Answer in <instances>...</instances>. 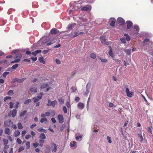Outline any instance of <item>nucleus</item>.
Returning <instances> with one entry per match:
<instances>
[{
  "mask_svg": "<svg viewBox=\"0 0 153 153\" xmlns=\"http://www.w3.org/2000/svg\"><path fill=\"white\" fill-rule=\"evenodd\" d=\"M47 120V119L46 118L43 117L41 119L40 121L41 123H42L45 121H46Z\"/></svg>",
  "mask_w": 153,
  "mask_h": 153,
  "instance_id": "79ce46f5",
  "label": "nucleus"
},
{
  "mask_svg": "<svg viewBox=\"0 0 153 153\" xmlns=\"http://www.w3.org/2000/svg\"><path fill=\"white\" fill-rule=\"evenodd\" d=\"M37 130L39 132H42L45 133H46L47 132L46 130L43 129L42 128H40L38 129Z\"/></svg>",
  "mask_w": 153,
  "mask_h": 153,
  "instance_id": "aec40b11",
  "label": "nucleus"
},
{
  "mask_svg": "<svg viewBox=\"0 0 153 153\" xmlns=\"http://www.w3.org/2000/svg\"><path fill=\"white\" fill-rule=\"evenodd\" d=\"M39 138L40 139H45L46 138V136L44 133H42L40 134Z\"/></svg>",
  "mask_w": 153,
  "mask_h": 153,
  "instance_id": "412c9836",
  "label": "nucleus"
},
{
  "mask_svg": "<svg viewBox=\"0 0 153 153\" xmlns=\"http://www.w3.org/2000/svg\"><path fill=\"white\" fill-rule=\"evenodd\" d=\"M58 32H59L58 30L55 28H53L51 30L50 33L52 34H55Z\"/></svg>",
  "mask_w": 153,
  "mask_h": 153,
  "instance_id": "f8f14e48",
  "label": "nucleus"
},
{
  "mask_svg": "<svg viewBox=\"0 0 153 153\" xmlns=\"http://www.w3.org/2000/svg\"><path fill=\"white\" fill-rule=\"evenodd\" d=\"M36 53H40L41 52V50H37L35 51Z\"/></svg>",
  "mask_w": 153,
  "mask_h": 153,
  "instance_id": "774afa93",
  "label": "nucleus"
},
{
  "mask_svg": "<svg viewBox=\"0 0 153 153\" xmlns=\"http://www.w3.org/2000/svg\"><path fill=\"white\" fill-rule=\"evenodd\" d=\"M19 104V102H17L16 104L14 105V108H17L18 107V105Z\"/></svg>",
  "mask_w": 153,
  "mask_h": 153,
  "instance_id": "680f3d73",
  "label": "nucleus"
},
{
  "mask_svg": "<svg viewBox=\"0 0 153 153\" xmlns=\"http://www.w3.org/2000/svg\"><path fill=\"white\" fill-rule=\"evenodd\" d=\"M25 145H26V148L27 149H29L30 147V143L29 141L27 142L26 143Z\"/></svg>",
  "mask_w": 153,
  "mask_h": 153,
  "instance_id": "2f4dec72",
  "label": "nucleus"
},
{
  "mask_svg": "<svg viewBox=\"0 0 153 153\" xmlns=\"http://www.w3.org/2000/svg\"><path fill=\"white\" fill-rule=\"evenodd\" d=\"M58 101L61 104H63L64 103V101L63 99L62 98L59 99L58 100Z\"/></svg>",
  "mask_w": 153,
  "mask_h": 153,
  "instance_id": "37998d69",
  "label": "nucleus"
},
{
  "mask_svg": "<svg viewBox=\"0 0 153 153\" xmlns=\"http://www.w3.org/2000/svg\"><path fill=\"white\" fill-rule=\"evenodd\" d=\"M57 102L56 100H55L51 102V105L54 107L57 104Z\"/></svg>",
  "mask_w": 153,
  "mask_h": 153,
  "instance_id": "b1692460",
  "label": "nucleus"
},
{
  "mask_svg": "<svg viewBox=\"0 0 153 153\" xmlns=\"http://www.w3.org/2000/svg\"><path fill=\"white\" fill-rule=\"evenodd\" d=\"M11 99V97H9V96H8V97H5L4 98V101H6L7 100H9V99Z\"/></svg>",
  "mask_w": 153,
  "mask_h": 153,
  "instance_id": "4d7b16f0",
  "label": "nucleus"
},
{
  "mask_svg": "<svg viewBox=\"0 0 153 153\" xmlns=\"http://www.w3.org/2000/svg\"><path fill=\"white\" fill-rule=\"evenodd\" d=\"M56 41V39L55 38L51 37L50 38L48 39L47 40V42H55Z\"/></svg>",
  "mask_w": 153,
  "mask_h": 153,
  "instance_id": "4468645a",
  "label": "nucleus"
},
{
  "mask_svg": "<svg viewBox=\"0 0 153 153\" xmlns=\"http://www.w3.org/2000/svg\"><path fill=\"white\" fill-rule=\"evenodd\" d=\"M131 49H126L125 51L126 52V54L128 55H129L131 54Z\"/></svg>",
  "mask_w": 153,
  "mask_h": 153,
  "instance_id": "bb28decb",
  "label": "nucleus"
},
{
  "mask_svg": "<svg viewBox=\"0 0 153 153\" xmlns=\"http://www.w3.org/2000/svg\"><path fill=\"white\" fill-rule=\"evenodd\" d=\"M107 140H108V142L109 143H111L112 141L111 140V138L110 137L107 136Z\"/></svg>",
  "mask_w": 153,
  "mask_h": 153,
  "instance_id": "09e8293b",
  "label": "nucleus"
},
{
  "mask_svg": "<svg viewBox=\"0 0 153 153\" xmlns=\"http://www.w3.org/2000/svg\"><path fill=\"white\" fill-rule=\"evenodd\" d=\"M84 104L81 102H79L77 105V107L79 109H82L84 107Z\"/></svg>",
  "mask_w": 153,
  "mask_h": 153,
  "instance_id": "9b49d317",
  "label": "nucleus"
},
{
  "mask_svg": "<svg viewBox=\"0 0 153 153\" xmlns=\"http://www.w3.org/2000/svg\"><path fill=\"white\" fill-rule=\"evenodd\" d=\"M79 35V34L77 32H75L74 35H73V34L72 33H71L70 34H69L67 35L66 36L70 37L71 38L73 39L77 36Z\"/></svg>",
  "mask_w": 153,
  "mask_h": 153,
  "instance_id": "423d86ee",
  "label": "nucleus"
},
{
  "mask_svg": "<svg viewBox=\"0 0 153 153\" xmlns=\"http://www.w3.org/2000/svg\"><path fill=\"white\" fill-rule=\"evenodd\" d=\"M48 103L47 104V105L48 106H50L51 105V102L49 99L48 100Z\"/></svg>",
  "mask_w": 153,
  "mask_h": 153,
  "instance_id": "6e6d98bb",
  "label": "nucleus"
},
{
  "mask_svg": "<svg viewBox=\"0 0 153 153\" xmlns=\"http://www.w3.org/2000/svg\"><path fill=\"white\" fill-rule=\"evenodd\" d=\"M117 20L119 24L121 25H123L125 22L124 19L121 17L118 18Z\"/></svg>",
  "mask_w": 153,
  "mask_h": 153,
  "instance_id": "6e6552de",
  "label": "nucleus"
},
{
  "mask_svg": "<svg viewBox=\"0 0 153 153\" xmlns=\"http://www.w3.org/2000/svg\"><path fill=\"white\" fill-rule=\"evenodd\" d=\"M108 54L110 56H111L112 57L114 58V55L113 54L112 50L111 47H110V49L108 51Z\"/></svg>",
  "mask_w": 153,
  "mask_h": 153,
  "instance_id": "dca6fc26",
  "label": "nucleus"
},
{
  "mask_svg": "<svg viewBox=\"0 0 153 153\" xmlns=\"http://www.w3.org/2000/svg\"><path fill=\"white\" fill-rule=\"evenodd\" d=\"M53 145L54 147V149L52 150V151L56 152V151L57 146L55 144H53Z\"/></svg>",
  "mask_w": 153,
  "mask_h": 153,
  "instance_id": "4c0bfd02",
  "label": "nucleus"
},
{
  "mask_svg": "<svg viewBox=\"0 0 153 153\" xmlns=\"http://www.w3.org/2000/svg\"><path fill=\"white\" fill-rule=\"evenodd\" d=\"M151 44L150 47H149L148 51L149 52V53L153 56V44L149 42V39H144L143 42V45H144L147 44Z\"/></svg>",
  "mask_w": 153,
  "mask_h": 153,
  "instance_id": "f257e3e1",
  "label": "nucleus"
},
{
  "mask_svg": "<svg viewBox=\"0 0 153 153\" xmlns=\"http://www.w3.org/2000/svg\"><path fill=\"white\" fill-rule=\"evenodd\" d=\"M100 39L101 42L103 43H105V41H106V36H101L100 37Z\"/></svg>",
  "mask_w": 153,
  "mask_h": 153,
  "instance_id": "a211bd4d",
  "label": "nucleus"
},
{
  "mask_svg": "<svg viewBox=\"0 0 153 153\" xmlns=\"http://www.w3.org/2000/svg\"><path fill=\"white\" fill-rule=\"evenodd\" d=\"M126 23L127 24V28L128 29H129L132 25V23L130 21H127Z\"/></svg>",
  "mask_w": 153,
  "mask_h": 153,
  "instance_id": "ddd939ff",
  "label": "nucleus"
},
{
  "mask_svg": "<svg viewBox=\"0 0 153 153\" xmlns=\"http://www.w3.org/2000/svg\"><path fill=\"white\" fill-rule=\"evenodd\" d=\"M17 110L16 109H13L11 112H10L8 114L9 116H10L11 115L13 117H14L16 115Z\"/></svg>",
  "mask_w": 153,
  "mask_h": 153,
  "instance_id": "0eeeda50",
  "label": "nucleus"
},
{
  "mask_svg": "<svg viewBox=\"0 0 153 153\" xmlns=\"http://www.w3.org/2000/svg\"><path fill=\"white\" fill-rule=\"evenodd\" d=\"M22 56V55L21 54H17L14 57L15 60L11 62V63H15V62H19L20 60V59Z\"/></svg>",
  "mask_w": 153,
  "mask_h": 153,
  "instance_id": "f03ea898",
  "label": "nucleus"
},
{
  "mask_svg": "<svg viewBox=\"0 0 153 153\" xmlns=\"http://www.w3.org/2000/svg\"><path fill=\"white\" fill-rule=\"evenodd\" d=\"M90 56L93 59H95L96 57V55L95 53H92L90 54Z\"/></svg>",
  "mask_w": 153,
  "mask_h": 153,
  "instance_id": "a878e982",
  "label": "nucleus"
},
{
  "mask_svg": "<svg viewBox=\"0 0 153 153\" xmlns=\"http://www.w3.org/2000/svg\"><path fill=\"white\" fill-rule=\"evenodd\" d=\"M76 145V143L73 141V142H71L70 143V145L71 147H73L75 146Z\"/></svg>",
  "mask_w": 153,
  "mask_h": 153,
  "instance_id": "c85d7f7f",
  "label": "nucleus"
},
{
  "mask_svg": "<svg viewBox=\"0 0 153 153\" xmlns=\"http://www.w3.org/2000/svg\"><path fill=\"white\" fill-rule=\"evenodd\" d=\"M9 103L10 104V108H13V105H14V103L12 102H10Z\"/></svg>",
  "mask_w": 153,
  "mask_h": 153,
  "instance_id": "e2e57ef3",
  "label": "nucleus"
},
{
  "mask_svg": "<svg viewBox=\"0 0 153 153\" xmlns=\"http://www.w3.org/2000/svg\"><path fill=\"white\" fill-rule=\"evenodd\" d=\"M5 134H7L9 135L10 134V129L8 127H6L4 131Z\"/></svg>",
  "mask_w": 153,
  "mask_h": 153,
  "instance_id": "2eb2a0df",
  "label": "nucleus"
},
{
  "mask_svg": "<svg viewBox=\"0 0 153 153\" xmlns=\"http://www.w3.org/2000/svg\"><path fill=\"white\" fill-rule=\"evenodd\" d=\"M124 36H125L126 38V40L127 41H129L130 40V36L128 35V34L125 33L124 34Z\"/></svg>",
  "mask_w": 153,
  "mask_h": 153,
  "instance_id": "393cba45",
  "label": "nucleus"
},
{
  "mask_svg": "<svg viewBox=\"0 0 153 153\" xmlns=\"http://www.w3.org/2000/svg\"><path fill=\"white\" fill-rule=\"evenodd\" d=\"M116 21V19L115 18H111L110 20V25L112 27L114 26Z\"/></svg>",
  "mask_w": 153,
  "mask_h": 153,
  "instance_id": "1a4fd4ad",
  "label": "nucleus"
},
{
  "mask_svg": "<svg viewBox=\"0 0 153 153\" xmlns=\"http://www.w3.org/2000/svg\"><path fill=\"white\" fill-rule=\"evenodd\" d=\"M20 132L19 131L16 130L15 131L14 133V136L15 137H17L20 134Z\"/></svg>",
  "mask_w": 153,
  "mask_h": 153,
  "instance_id": "5701e85b",
  "label": "nucleus"
},
{
  "mask_svg": "<svg viewBox=\"0 0 153 153\" xmlns=\"http://www.w3.org/2000/svg\"><path fill=\"white\" fill-rule=\"evenodd\" d=\"M31 137L30 135V134H28L26 135L25 137V139L26 140L28 139L29 138Z\"/></svg>",
  "mask_w": 153,
  "mask_h": 153,
  "instance_id": "338daca9",
  "label": "nucleus"
},
{
  "mask_svg": "<svg viewBox=\"0 0 153 153\" xmlns=\"http://www.w3.org/2000/svg\"><path fill=\"white\" fill-rule=\"evenodd\" d=\"M63 110L65 114H66L67 113V109L65 106H64L63 107Z\"/></svg>",
  "mask_w": 153,
  "mask_h": 153,
  "instance_id": "8fccbe9b",
  "label": "nucleus"
},
{
  "mask_svg": "<svg viewBox=\"0 0 153 153\" xmlns=\"http://www.w3.org/2000/svg\"><path fill=\"white\" fill-rule=\"evenodd\" d=\"M16 141L19 144H21L22 143V140L19 138L17 139Z\"/></svg>",
  "mask_w": 153,
  "mask_h": 153,
  "instance_id": "864d4df0",
  "label": "nucleus"
},
{
  "mask_svg": "<svg viewBox=\"0 0 153 153\" xmlns=\"http://www.w3.org/2000/svg\"><path fill=\"white\" fill-rule=\"evenodd\" d=\"M30 91L32 92H34V93H36L37 91L36 88L33 86H32L31 88Z\"/></svg>",
  "mask_w": 153,
  "mask_h": 153,
  "instance_id": "6ab92c4d",
  "label": "nucleus"
},
{
  "mask_svg": "<svg viewBox=\"0 0 153 153\" xmlns=\"http://www.w3.org/2000/svg\"><path fill=\"white\" fill-rule=\"evenodd\" d=\"M19 49H15V50H13L12 51V53H16L18 52H19Z\"/></svg>",
  "mask_w": 153,
  "mask_h": 153,
  "instance_id": "0e129e2a",
  "label": "nucleus"
},
{
  "mask_svg": "<svg viewBox=\"0 0 153 153\" xmlns=\"http://www.w3.org/2000/svg\"><path fill=\"white\" fill-rule=\"evenodd\" d=\"M120 40L123 43L125 44L126 42V40L124 37L121 38Z\"/></svg>",
  "mask_w": 153,
  "mask_h": 153,
  "instance_id": "c9c22d12",
  "label": "nucleus"
},
{
  "mask_svg": "<svg viewBox=\"0 0 153 153\" xmlns=\"http://www.w3.org/2000/svg\"><path fill=\"white\" fill-rule=\"evenodd\" d=\"M36 123H34L31 125L30 126L31 128H33L34 127H36Z\"/></svg>",
  "mask_w": 153,
  "mask_h": 153,
  "instance_id": "052dcab7",
  "label": "nucleus"
},
{
  "mask_svg": "<svg viewBox=\"0 0 153 153\" xmlns=\"http://www.w3.org/2000/svg\"><path fill=\"white\" fill-rule=\"evenodd\" d=\"M43 95V93H40V94L39 96H37L36 97L39 100H40L41 99Z\"/></svg>",
  "mask_w": 153,
  "mask_h": 153,
  "instance_id": "ea45409f",
  "label": "nucleus"
},
{
  "mask_svg": "<svg viewBox=\"0 0 153 153\" xmlns=\"http://www.w3.org/2000/svg\"><path fill=\"white\" fill-rule=\"evenodd\" d=\"M39 143H35L33 144V147L35 148L36 147L39 145Z\"/></svg>",
  "mask_w": 153,
  "mask_h": 153,
  "instance_id": "5fc2aeb1",
  "label": "nucleus"
},
{
  "mask_svg": "<svg viewBox=\"0 0 153 153\" xmlns=\"http://www.w3.org/2000/svg\"><path fill=\"white\" fill-rule=\"evenodd\" d=\"M82 136L80 135L78 136H77L76 137V140H77L81 141L82 140Z\"/></svg>",
  "mask_w": 153,
  "mask_h": 153,
  "instance_id": "c756f323",
  "label": "nucleus"
},
{
  "mask_svg": "<svg viewBox=\"0 0 153 153\" xmlns=\"http://www.w3.org/2000/svg\"><path fill=\"white\" fill-rule=\"evenodd\" d=\"M18 64H16L12 66V68L14 69H15L18 67Z\"/></svg>",
  "mask_w": 153,
  "mask_h": 153,
  "instance_id": "c03bdc74",
  "label": "nucleus"
},
{
  "mask_svg": "<svg viewBox=\"0 0 153 153\" xmlns=\"http://www.w3.org/2000/svg\"><path fill=\"white\" fill-rule=\"evenodd\" d=\"M27 131L26 130L23 131L22 133V137H23L25 135Z\"/></svg>",
  "mask_w": 153,
  "mask_h": 153,
  "instance_id": "13d9d810",
  "label": "nucleus"
},
{
  "mask_svg": "<svg viewBox=\"0 0 153 153\" xmlns=\"http://www.w3.org/2000/svg\"><path fill=\"white\" fill-rule=\"evenodd\" d=\"M7 94L9 96L12 95L13 94V91L12 90H9Z\"/></svg>",
  "mask_w": 153,
  "mask_h": 153,
  "instance_id": "f704fd0d",
  "label": "nucleus"
},
{
  "mask_svg": "<svg viewBox=\"0 0 153 153\" xmlns=\"http://www.w3.org/2000/svg\"><path fill=\"white\" fill-rule=\"evenodd\" d=\"M24 149V148L23 146H21L20 147L18 150L19 152H20L22 151Z\"/></svg>",
  "mask_w": 153,
  "mask_h": 153,
  "instance_id": "603ef678",
  "label": "nucleus"
},
{
  "mask_svg": "<svg viewBox=\"0 0 153 153\" xmlns=\"http://www.w3.org/2000/svg\"><path fill=\"white\" fill-rule=\"evenodd\" d=\"M76 25L75 23L72 24L68 25L67 27V28L72 30L76 27Z\"/></svg>",
  "mask_w": 153,
  "mask_h": 153,
  "instance_id": "9d476101",
  "label": "nucleus"
},
{
  "mask_svg": "<svg viewBox=\"0 0 153 153\" xmlns=\"http://www.w3.org/2000/svg\"><path fill=\"white\" fill-rule=\"evenodd\" d=\"M9 74V72H5L2 74L3 76L5 77L7 75Z\"/></svg>",
  "mask_w": 153,
  "mask_h": 153,
  "instance_id": "a18cd8bd",
  "label": "nucleus"
},
{
  "mask_svg": "<svg viewBox=\"0 0 153 153\" xmlns=\"http://www.w3.org/2000/svg\"><path fill=\"white\" fill-rule=\"evenodd\" d=\"M25 78H22V79H18L17 80V81L19 83H22L24 80H25Z\"/></svg>",
  "mask_w": 153,
  "mask_h": 153,
  "instance_id": "473e14b6",
  "label": "nucleus"
},
{
  "mask_svg": "<svg viewBox=\"0 0 153 153\" xmlns=\"http://www.w3.org/2000/svg\"><path fill=\"white\" fill-rule=\"evenodd\" d=\"M137 136L140 139V142L141 143H142L143 140V138L141 134H137Z\"/></svg>",
  "mask_w": 153,
  "mask_h": 153,
  "instance_id": "4be33fe9",
  "label": "nucleus"
},
{
  "mask_svg": "<svg viewBox=\"0 0 153 153\" xmlns=\"http://www.w3.org/2000/svg\"><path fill=\"white\" fill-rule=\"evenodd\" d=\"M39 60L40 62L44 64H45V60L42 56L40 57Z\"/></svg>",
  "mask_w": 153,
  "mask_h": 153,
  "instance_id": "f3484780",
  "label": "nucleus"
},
{
  "mask_svg": "<svg viewBox=\"0 0 153 153\" xmlns=\"http://www.w3.org/2000/svg\"><path fill=\"white\" fill-rule=\"evenodd\" d=\"M113 59L115 61V62L117 64H120L121 62V61L118 59L113 58Z\"/></svg>",
  "mask_w": 153,
  "mask_h": 153,
  "instance_id": "72a5a7b5",
  "label": "nucleus"
},
{
  "mask_svg": "<svg viewBox=\"0 0 153 153\" xmlns=\"http://www.w3.org/2000/svg\"><path fill=\"white\" fill-rule=\"evenodd\" d=\"M34 102H36L39 100V99L37 97H35L33 99Z\"/></svg>",
  "mask_w": 153,
  "mask_h": 153,
  "instance_id": "de8ad7c7",
  "label": "nucleus"
},
{
  "mask_svg": "<svg viewBox=\"0 0 153 153\" xmlns=\"http://www.w3.org/2000/svg\"><path fill=\"white\" fill-rule=\"evenodd\" d=\"M99 59H100L101 61V62H106L107 61V60L105 59H103L101 57H99Z\"/></svg>",
  "mask_w": 153,
  "mask_h": 153,
  "instance_id": "a19ab883",
  "label": "nucleus"
},
{
  "mask_svg": "<svg viewBox=\"0 0 153 153\" xmlns=\"http://www.w3.org/2000/svg\"><path fill=\"white\" fill-rule=\"evenodd\" d=\"M126 92L127 96L129 97H132L134 95V92H131L128 88H126Z\"/></svg>",
  "mask_w": 153,
  "mask_h": 153,
  "instance_id": "7ed1b4c3",
  "label": "nucleus"
},
{
  "mask_svg": "<svg viewBox=\"0 0 153 153\" xmlns=\"http://www.w3.org/2000/svg\"><path fill=\"white\" fill-rule=\"evenodd\" d=\"M71 88L73 92H74L77 90L76 88L75 87H72Z\"/></svg>",
  "mask_w": 153,
  "mask_h": 153,
  "instance_id": "3c124183",
  "label": "nucleus"
},
{
  "mask_svg": "<svg viewBox=\"0 0 153 153\" xmlns=\"http://www.w3.org/2000/svg\"><path fill=\"white\" fill-rule=\"evenodd\" d=\"M48 85L47 83H46V84H44L42 85L41 88H46Z\"/></svg>",
  "mask_w": 153,
  "mask_h": 153,
  "instance_id": "e433bc0d",
  "label": "nucleus"
},
{
  "mask_svg": "<svg viewBox=\"0 0 153 153\" xmlns=\"http://www.w3.org/2000/svg\"><path fill=\"white\" fill-rule=\"evenodd\" d=\"M134 28L135 29L136 31L138 32L139 30V28L138 26L137 25H134Z\"/></svg>",
  "mask_w": 153,
  "mask_h": 153,
  "instance_id": "49530a36",
  "label": "nucleus"
},
{
  "mask_svg": "<svg viewBox=\"0 0 153 153\" xmlns=\"http://www.w3.org/2000/svg\"><path fill=\"white\" fill-rule=\"evenodd\" d=\"M27 112V111L26 110L22 112L20 114V117H22L25 115Z\"/></svg>",
  "mask_w": 153,
  "mask_h": 153,
  "instance_id": "cd10ccee",
  "label": "nucleus"
},
{
  "mask_svg": "<svg viewBox=\"0 0 153 153\" xmlns=\"http://www.w3.org/2000/svg\"><path fill=\"white\" fill-rule=\"evenodd\" d=\"M31 101V100L30 99H27L25 100L24 103L25 104H28L30 103Z\"/></svg>",
  "mask_w": 153,
  "mask_h": 153,
  "instance_id": "7c9ffc66",
  "label": "nucleus"
},
{
  "mask_svg": "<svg viewBox=\"0 0 153 153\" xmlns=\"http://www.w3.org/2000/svg\"><path fill=\"white\" fill-rule=\"evenodd\" d=\"M51 121L53 123H55L56 122V120L54 118H52L51 119Z\"/></svg>",
  "mask_w": 153,
  "mask_h": 153,
  "instance_id": "69168bd1",
  "label": "nucleus"
},
{
  "mask_svg": "<svg viewBox=\"0 0 153 153\" xmlns=\"http://www.w3.org/2000/svg\"><path fill=\"white\" fill-rule=\"evenodd\" d=\"M91 9V7L90 5H87L81 8L82 11H90Z\"/></svg>",
  "mask_w": 153,
  "mask_h": 153,
  "instance_id": "39448f33",
  "label": "nucleus"
},
{
  "mask_svg": "<svg viewBox=\"0 0 153 153\" xmlns=\"http://www.w3.org/2000/svg\"><path fill=\"white\" fill-rule=\"evenodd\" d=\"M18 128L19 129H21L22 128L23 126L22 124L20 123H18Z\"/></svg>",
  "mask_w": 153,
  "mask_h": 153,
  "instance_id": "58836bf2",
  "label": "nucleus"
},
{
  "mask_svg": "<svg viewBox=\"0 0 153 153\" xmlns=\"http://www.w3.org/2000/svg\"><path fill=\"white\" fill-rule=\"evenodd\" d=\"M49 50H45L43 51L42 53L45 54L48 53L49 52Z\"/></svg>",
  "mask_w": 153,
  "mask_h": 153,
  "instance_id": "bf43d9fd",
  "label": "nucleus"
},
{
  "mask_svg": "<svg viewBox=\"0 0 153 153\" xmlns=\"http://www.w3.org/2000/svg\"><path fill=\"white\" fill-rule=\"evenodd\" d=\"M59 122L60 123H62L64 122V118L62 114H59L57 117Z\"/></svg>",
  "mask_w": 153,
  "mask_h": 153,
  "instance_id": "20e7f679",
  "label": "nucleus"
}]
</instances>
